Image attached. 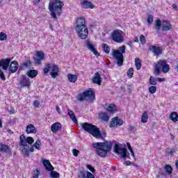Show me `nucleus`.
<instances>
[{"mask_svg": "<svg viewBox=\"0 0 178 178\" xmlns=\"http://www.w3.org/2000/svg\"><path fill=\"white\" fill-rule=\"evenodd\" d=\"M149 92L150 94H155L156 92V86H152L149 88Z\"/></svg>", "mask_w": 178, "mask_h": 178, "instance_id": "nucleus-40", "label": "nucleus"}, {"mask_svg": "<svg viewBox=\"0 0 178 178\" xmlns=\"http://www.w3.org/2000/svg\"><path fill=\"white\" fill-rule=\"evenodd\" d=\"M67 79L70 83H76L77 81V75L76 74H68L67 76Z\"/></svg>", "mask_w": 178, "mask_h": 178, "instance_id": "nucleus-28", "label": "nucleus"}, {"mask_svg": "<svg viewBox=\"0 0 178 178\" xmlns=\"http://www.w3.org/2000/svg\"><path fill=\"white\" fill-rule=\"evenodd\" d=\"M56 110L57 111L58 113H60V108H59V106H56Z\"/></svg>", "mask_w": 178, "mask_h": 178, "instance_id": "nucleus-60", "label": "nucleus"}, {"mask_svg": "<svg viewBox=\"0 0 178 178\" xmlns=\"http://www.w3.org/2000/svg\"><path fill=\"white\" fill-rule=\"evenodd\" d=\"M130 152L131 153V156H133V158H136V155L134 154V151L131 150Z\"/></svg>", "mask_w": 178, "mask_h": 178, "instance_id": "nucleus-59", "label": "nucleus"}, {"mask_svg": "<svg viewBox=\"0 0 178 178\" xmlns=\"http://www.w3.org/2000/svg\"><path fill=\"white\" fill-rule=\"evenodd\" d=\"M20 143L22 145V152L25 156H29V148L30 145L34 143V138L33 137L29 136L26 138L24 135L20 136Z\"/></svg>", "mask_w": 178, "mask_h": 178, "instance_id": "nucleus-5", "label": "nucleus"}, {"mask_svg": "<svg viewBox=\"0 0 178 178\" xmlns=\"http://www.w3.org/2000/svg\"><path fill=\"white\" fill-rule=\"evenodd\" d=\"M81 5L82 6V8L83 9H94L95 8V6L92 4L90 1H88V0H83Z\"/></svg>", "mask_w": 178, "mask_h": 178, "instance_id": "nucleus-17", "label": "nucleus"}, {"mask_svg": "<svg viewBox=\"0 0 178 178\" xmlns=\"http://www.w3.org/2000/svg\"><path fill=\"white\" fill-rule=\"evenodd\" d=\"M149 50L153 52L156 56H159V55H162V48L156 46H151L149 47Z\"/></svg>", "mask_w": 178, "mask_h": 178, "instance_id": "nucleus-19", "label": "nucleus"}, {"mask_svg": "<svg viewBox=\"0 0 178 178\" xmlns=\"http://www.w3.org/2000/svg\"><path fill=\"white\" fill-rule=\"evenodd\" d=\"M92 81L94 83V84H98V86H101L102 83V78L101 77V74H99L98 72H95Z\"/></svg>", "mask_w": 178, "mask_h": 178, "instance_id": "nucleus-16", "label": "nucleus"}, {"mask_svg": "<svg viewBox=\"0 0 178 178\" xmlns=\"http://www.w3.org/2000/svg\"><path fill=\"white\" fill-rule=\"evenodd\" d=\"M0 129H2V120L0 119Z\"/></svg>", "mask_w": 178, "mask_h": 178, "instance_id": "nucleus-63", "label": "nucleus"}, {"mask_svg": "<svg viewBox=\"0 0 178 178\" xmlns=\"http://www.w3.org/2000/svg\"><path fill=\"white\" fill-rule=\"evenodd\" d=\"M83 94L86 99H94L95 98L94 92L92 90H86L83 92Z\"/></svg>", "mask_w": 178, "mask_h": 178, "instance_id": "nucleus-24", "label": "nucleus"}, {"mask_svg": "<svg viewBox=\"0 0 178 178\" xmlns=\"http://www.w3.org/2000/svg\"><path fill=\"white\" fill-rule=\"evenodd\" d=\"M26 132L27 134H35L37 133V129H35L33 124H31L26 127Z\"/></svg>", "mask_w": 178, "mask_h": 178, "instance_id": "nucleus-22", "label": "nucleus"}, {"mask_svg": "<svg viewBox=\"0 0 178 178\" xmlns=\"http://www.w3.org/2000/svg\"><path fill=\"white\" fill-rule=\"evenodd\" d=\"M123 120L120 119L118 117H115L111 119V122L109 123V127H118V126H122Z\"/></svg>", "mask_w": 178, "mask_h": 178, "instance_id": "nucleus-12", "label": "nucleus"}, {"mask_svg": "<svg viewBox=\"0 0 178 178\" xmlns=\"http://www.w3.org/2000/svg\"><path fill=\"white\" fill-rule=\"evenodd\" d=\"M149 83L151 86H156V80L153 76H150L149 78Z\"/></svg>", "mask_w": 178, "mask_h": 178, "instance_id": "nucleus-42", "label": "nucleus"}, {"mask_svg": "<svg viewBox=\"0 0 178 178\" xmlns=\"http://www.w3.org/2000/svg\"><path fill=\"white\" fill-rule=\"evenodd\" d=\"M8 38V35L3 32L0 33V41H6Z\"/></svg>", "mask_w": 178, "mask_h": 178, "instance_id": "nucleus-37", "label": "nucleus"}, {"mask_svg": "<svg viewBox=\"0 0 178 178\" xmlns=\"http://www.w3.org/2000/svg\"><path fill=\"white\" fill-rule=\"evenodd\" d=\"M42 163L47 170H54V167L48 160H42Z\"/></svg>", "mask_w": 178, "mask_h": 178, "instance_id": "nucleus-27", "label": "nucleus"}, {"mask_svg": "<svg viewBox=\"0 0 178 178\" xmlns=\"http://www.w3.org/2000/svg\"><path fill=\"white\" fill-rule=\"evenodd\" d=\"M99 119L104 120V122H108L109 120V115L106 113H100L99 115Z\"/></svg>", "mask_w": 178, "mask_h": 178, "instance_id": "nucleus-29", "label": "nucleus"}, {"mask_svg": "<svg viewBox=\"0 0 178 178\" xmlns=\"http://www.w3.org/2000/svg\"><path fill=\"white\" fill-rule=\"evenodd\" d=\"M175 166L177 170H178V160L175 161Z\"/></svg>", "mask_w": 178, "mask_h": 178, "instance_id": "nucleus-61", "label": "nucleus"}, {"mask_svg": "<svg viewBox=\"0 0 178 178\" xmlns=\"http://www.w3.org/2000/svg\"><path fill=\"white\" fill-rule=\"evenodd\" d=\"M111 38L114 41V42H118L121 44L124 41V38L123 37V31L117 29L111 32Z\"/></svg>", "mask_w": 178, "mask_h": 178, "instance_id": "nucleus-9", "label": "nucleus"}, {"mask_svg": "<svg viewBox=\"0 0 178 178\" xmlns=\"http://www.w3.org/2000/svg\"><path fill=\"white\" fill-rule=\"evenodd\" d=\"M166 154H168V155H173V149H167Z\"/></svg>", "mask_w": 178, "mask_h": 178, "instance_id": "nucleus-50", "label": "nucleus"}, {"mask_svg": "<svg viewBox=\"0 0 178 178\" xmlns=\"http://www.w3.org/2000/svg\"><path fill=\"white\" fill-rule=\"evenodd\" d=\"M49 71H51L50 76L53 79H56L58 76H59V67H58V65H53L51 66V64L46 63L43 68L44 74H48Z\"/></svg>", "mask_w": 178, "mask_h": 178, "instance_id": "nucleus-7", "label": "nucleus"}, {"mask_svg": "<svg viewBox=\"0 0 178 178\" xmlns=\"http://www.w3.org/2000/svg\"><path fill=\"white\" fill-rule=\"evenodd\" d=\"M51 177H54V178H58L59 177V173H58L56 171H51Z\"/></svg>", "mask_w": 178, "mask_h": 178, "instance_id": "nucleus-43", "label": "nucleus"}, {"mask_svg": "<svg viewBox=\"0 0 178 178\" xmlns=\"http://www.w3.org/2000/svg\"><path fill=\"white\" fill-rule=\"evenodd\" d=\"M75 30L79 38H81V40H86L87 38L88 35V29H87V26L75 28Z\"/></svg>", "mask_w": 178, "mask_h": 178, "instance_id": "nucleus-11", "label": "nucleus"}, {"mask_svg": "<svg viewBox=\"0 0 178 178\" xmlns=\"http://www.w3.org/2000/svg\"><path fill=\"white\" fill-rule=\"evenodd\" d=\"M170 72V65H168V60L165 59H161L154 63V74L159 76L161 73L166 74Z\"/></svg>", "mask_w": 178, "mask_h": 178, "instance_id": "nucleus-3", "label": "nucleus"}, {"mask_svg": "<svg viewBox=\"0 0 178 178\" xmlns=\"http://www.w3.org/2000/svg\"><path fill=\"white\" fill-rule=\"evenodd\" d=\"M10 63V58L0 60V67H2L3 70H8V67H9Z\"/></svg>", "mask_w": 178, "mask_h": 178, "instance_id": "nucleus-18", "label": "nucleus"}, {"mask_svg": "<svg viewBox=\"0 0 178 178\" xmlns=\"http://www.w3.org/2000/svg\"><path fill=\"white\" fill-rule=\"evenodd\" d=\"M127 145L128 149H129V151L133 150V148L131 147V145H130V143H127Z\"/></svg>", "mask_w": 178, "mask_h": 178, "instance_id": "nucleus-57", "label": "nucleus"}, {"mask_svg": "<svg viewBox=\"0 0 178 178\" xmlns=\"http://www.w3.org/2000/svg\"><path fill=\"white\" fill-rule=\"evenodd\" d=\"M82 129L91 134L92 137L97 138V140H101L104 138V137L101 134V131H99V128L97 127L95 125H92V124H90L88 122H85L81 124Z\"/></svg>", "mask_w": 178, "mask_h": 178, "instance_id": "nucleus-4", "label": "nucleus"}, {"mask_svg": "<svg viewBox=\"0 0 178 178\" xmlns=\"http://www.w3.org/2000/svg\"><path fill=\"white\" fill-rule=\"evenodd\" d=\"M152 22H154V17H152V15H149L147 17V23L151 24V23H152Z\"/></svg>", "mask_w": 178, "mask_h": 178, "instance_id": "nucleus-48", "label": "nucleus"}, {"mask_svg": "<svg viewBox=\"0 0 178 178\" xmlns=\"http://www.w3.org/2000/svg\"><path fill=\"white\" fill-rule=\"evenodd\" d=\"M141 122L142 123H147L148 122V113L145 111L141 115Z\"/></svg>", "mask_w": 178, "mask_h": 178, "instance_id": "nucleus-32", "label": "nucleus"}, {"mask_svg": "<svg viewBox=\"0 0 178 178\" xmlns=\"http://www.w3.org/2000/svg\"><path fill=\"white\" fill-rule=\"evenodd\" d=\"M0 77L1 80H5V75L3 74V72H2V70L0 69Z\"/></svg>", "mask_w": 178, "mask_h": 178, "instance_id": "nucleus-51", "label": "nucleus"}, {"mask_svg": "<svg viewBox=\"0 0 178 178\" xmlns=\"http://www.w3.org/2000/svg\"><path fill=\"white\" fill-rule=\"evenodd\" d=\"M87 168L90 170V172H95V169L91 166V165L88 164Z\"/></svg>", "mask_w": 178, "mask_h": 178, "instance_id": "nucleus-52", "label": "nucleus"}, {"mask_svg": "<svg viewBox=\"0 0 178 178\" xmlns=\"http://www.w3.org/2000/svg\"><path fill=\"white\" fill-rule=\"evenodd\" d=\"M79 177L87 178V172L84 171H81Z\"/></svg>", "mask_w": 178, "mask_h": 178, "instance_id": "nucleus-47", "label": "nucleus"}, {"mask_svg": "<svg viewBox=\"0 0 178 178\" xmlns=\"http://www.w3.org/2000/svg\"><path fill=\"white\" fill-rule=\"evenodd\" d=\"M30 84H31L30 82V79L27 77H24L20 83L22 87H30Z\"/></svg>", "mask_w": 178, "mask_h": 178, "instance_id": "nucleus-26", "label": "nucleus"}, {"mask_svg": "<svg viewBox=\"0 0 178 178\" xmlns=\"http://www.w3.org/2000/svg\"><path fill=\"white\" fill-rule=\"evenodd\" d=\"M86 99H87L86 98V95H84V92L83 94L79 95L77 96L78 101H80V102L86 101Z\"/></svg>", "mask_w": 178, "mask_h": 178, "instance_id": "nucleus-39", "label": "nucleus"}, {"mask_svg": "<svg viewBox=\"0 0 178 178\" xmlns=\"http://www.w3.org/2000/svg\"><path fill=\"white\" fill-rule=\"evenodd\" d=\"M135 66L137 70H140V69H141V60H140V58L135 59Z\"/></svg>", "mask_w": 178, "mask_h": 178, "instance_id": "nucleus-34", "label": "nucleus"}, {"mask_svg": "<svg viewBox=\"0 0 178 178\" xmlns=\"http://www.w3.org/2000/svg\"><path fill=\"white\" fill-rule=\"evenodd\" d=\"M166 80L165 78H157V81L160 83H162V81H165Z\"/></svg>", "mask_w": 178, "mask_h": 178, "instance_id": "nucleus-55", "label": "nucleus"}, {"mask_svg": "<svg viewBox=\"0 0 178 178\" xmlns=\"http://www.w3.org/2000/svg\"><path fill=\"white\" fill-rule=\"evenodd\" d=\"M126 52V46L123 45L119 47V49H113L111 56L117 60V65L122 66L123 65V54Z\"/></svg>", "mask_w": 178, "mask_h": 178, "instance_id": "nucleus-6", "label": "nucleus"}, {"mask_svg": "<svg viewBox=\"0 0 178 178\" xmlns=\"http://www.w3.org/2000/svg\"><path fill=\"white\" fill-rule=\"evenodd\" d=\"M36 58L34 59L35 65H41V60H44L45 58V54L41 51H36L35 53Z\"/></svg>", "mask_w": 178, "mask_h": 178, "instance_id": "nucleus-13", "label": "nucleus"}, {"mask_svg": "<svg viewBox=\"0 0 178 178\" xmlns=\"http://www.w3.org/2000/svg\"><path fill=\"white\" fill-rule=\"evenodd\" d=\"M133 74H134V70L133 68H129L127 72V76L129 79H131L133 77Z\"/></svg>", "mask_w": 178, "mask_h": 178, "instance_id": "nucleus-41", "label": "nucleus"}, {"mask_svg": "<svg viewBox=\"0 0 178 178\" xmlns=\"http://www.w3.org/2000/svg\"><path fill=\"white\" fill-rule=\"evenodd\" d=\"M106 111L110 113H115V112H118V108L115 104H110L106 107Z\"/></svg>", "mask_w": 178, "mask_h": 178, "instance_id": "nucleus-23", "label": "nucleus"}, {"mask_svg": "<svg viewBox=\"0 0 178 178\" xmlns=\"http://www.w3.org/2000/svg\"><path fill=\"white\" fill-rule=\"evenodd\" d=\"M68 115L74 123H77V118H76V115H74V113L72 110L68 109Z\"/></svg>", "mask_w": 178, "mask_h": 178, "instance_id": "nucleus-31", "label": "nucleus"}, {"mask_svg": "<svg viewBox=\"0 0 178 178\" xmlns=\"http://www.w3.org/2000/svg\"><path fill=\"white\" fill-rule=\"evenodd\" d=\"M165 169L166 171V173H168V175H172V166H170V165H165Z\"/></svg>", "mask_w": 178, "mask_h": 178, "instance_id": "nucleus-38", "label": "nucleus"}, {"mask_svg": "<svg viewBox=\"0 0 178 178\" xmlns=\"http://www.w3.org/2000/svg\"><path fill=\"white\" fill-rule=\"evenodd\" d=\"M86 178H95V177H94V175H92V173H91L90 172H86Z\"/></svg>", "mask_w": 178, "mask_h": 178, "instance_id": "nucleus-49", "label": "nucleus"}, {"mask_svg": "<svg viewBox=\"0 0 178 178\" xmlns=\"http://www.w3.org/2000/svg\"><path fill=\"white\" fill-rule=\"evenodd\" d=\"M0 151L3 152H8L9 151V147L6 145H3L0 143Z\"/></svg>", "mask_w": 178, "mask_h": 178, "instance_id": "nucleus-33", "label": "nucleus"}, {"mask_svg": "<svg viewBox=\"0 0 178 178\" xmlns=\"http://www.w3.org/2000/svg\"><path fill=\"white\" fill-rule=\"evenodd\" d=\"M114 151L117 155H120L123 159H126L128 156L127 149L121 147L119 145H115L114 147Z\"/></svg>", "mask_w": 178, "mask_h": 178, "instance_id": "nucleus-10", "label": "nucleus"}, {"mask_svg": "<svg viewBox=\"0 0 178 178\" xmlns=\"http://www.w3.org/2000/svg\"><path fill=\"white\" fill-rule=\"evenodd\" d=\"M73 155H74V156H77V155H79V150H77V149H73Z\"/></svg>", "mask_w": 178, "mask_h": 178, "instance_id": "nucleus-54", "label": "nucleus"}, {"mask_svg": "<svg viewBox=\"0 0 178 178\" xmlns=\"http://www.w3.org/2000/svg\"><path fill=\"white\" fill-rule=\"evenodd\" d=\"M19 69V63L16 60L12 61L8 66L10 73H16Z\"/></svg>", "mask_w": 178, "mask_h": 178, "instance_id": "nucleus-14", "label": "nucleus"}, {"mask_svg": "<svg viewBox=\"0 0 178 178\" xmlns=\"http://www.w3.org/2000/svg\"><path fill=\"white\" fill-rule=\"evenodd\" d=\"M33 105L35 106V108H39L40 106V102L35 100L33 102Z\"/></svg>", "mask_w": 178, "mask_h": 178, "instance_id": "nucleus-53", "label": "nucleus"}, {"mask_svg": "<svg viewBox=\"0 0 178 178\" xmlns=\"http://www.w3.org/2000/svg\"><path fill=\"white\" fill-rule=\"evenodd\" d=\"M102 47L104 52H105L106 54H109V52H111V47H109V45H108L107 44H103Z\"/></svg>", "mask_w": 178, "mask_h": 178, "instance_id": "nucleus-35", "label": "nucleus"}, {"mask_svg": "<svg viewBox=\"0 0 178 178\" xmlns=\"http://www.w3.org/2000/svg\"><path fill=\"white\" fill-rule=\"evenodd\" d=\"M40 176V171L38 170H35L33 171V178H38Z\"/></svg>", "mask_w": 178, "mask_h": 178, "instance_id": "nucleus-44", "label": "nucleus"}, {"mask_svg": "<svg viewBox=\"0 0 178 178\" xmlns=\"http://www.w3.org/2000/svg\"><path fill=\"white\" fill-rule=\"evenodd\" d=\"M63 5V2L60 0H50L49 10L53 19H58L57 16H60Z\"/></svg>", "mask_w": 178, "mask_h": 178, "instance_id": "nucleus-2", "label": "nucleus"}, {"mask_svg": "<svg viewBox=\"0 0 178 178\" xmlns=\"http://www.w3.org/2000/svg\"><path fill=\"white\" fill-rule=\"evenodd\" d=\"M86 45L88 49L91 51V52H92V54L95 56H99V53H98V51H97V49H95V46H94V44H92V43L88 41L86 42Z\"/></svg>", "mask_w": 178, "mask_h": 178, "instance_id": "nucleus-15", "label": "nucleus"}, {"mask_svg": "<svg viewBox=\"0 0 178 178\" xmlns=\"http://www.w3.org/2000/svg\"><path fill=\"white\" fill-rule=\"evenodd\" d=\"M30 66H31V61H26V62L22 63V67H30Z\"/></svg>", "mask_w": 178, "mask_h": 178, "instance_id": "nucleus-45", "label": "nucleus"}, {"mask_svg": "<svg viewBox=\"0 0 178 178\" xmlns=\"http://www.w3.org/2000/svg\"><path fill=\"white\" fill-rule=\"evenodd\" d=\"M125 164L127 165V166H130V165H131V161H125Z\"/></svg>", "mask_w": 178, "mask_h": 178, "instance_id": "nucleus-58", "label": "nucleus"}, {"mask_svg": "<svg viewBox=\"0 0 178 178\" xmlns=\"http://www.w3.org/2000/svg\"><path fill=\"white\" fill-rule=\"evenodd\" d=\"M163 31H169V30H172L173 26L169 21H161L160 19H157L155 22L154 29L156 31H159V30Z\"/></svg>", "mask_w": 178, "mask_h": 178, "instance_id": "nucleus-8", "label": "nucleus"}, {"mask_svg": "<svg viewBox=\"0 0 178 178\" xmlns=\"http://www.w3.org/2000/svg\"><path fill=\"white\" fill-rule=\"evenodd\" d=\"M29 151H30V152H34V146L29 147Z\"/></svg>", "mask_w": 178, "mask_h": 178, "instance_id": "nucleus-56", "label": "nucleus"}, {"mask_svg": "<svg viewBox=\"0 0 178 178\" xmlns=\"http://www.w3.org/2000/svg\"><path fill=\"white\" fill-rule=\"evenodd\" d=\"M33 147L36 149H41V140H37L36 142L34 143Z\"/></svg>", "mask_w": 178, "mask_h": 178, "instance_id": "nucleus-36", "label": "nucleus"}, {"mask_svg": "<svg viewBox=\"0 0 178 178\" xmlns=\"http://www.w3.org/2000/svg\"><path fill=\"white\" fill-rule=\"evenodd\" d=\"M172 8H174L175 10H177V6H176V4L172 5Z\"/></svg>", "mask_w": 178, "mask_h": 178, "instance_id": "nucleus-62", "label": "nucleus"}, {"mask_svg": "<svg viewBox=\"0 0 178 178\" xmlns=\"http://www.w3.org/2000/svg\"><path fill=\"white\" fill-rule=\"evenodd\" d=\"M93 148L96 149V153L99 156L105 158L108 155V152L112 149V143L105 141L104 143H95L92 144Z\"/></svg>", "mask_w": 178, "mask_h": 178, "instance_id": "nucleus-1", "label": "nucleus"}, {"mask_svg": "<svg viewBox=\"0 0 178 178\" xmlns=\"http://www.w3.org/2000/svg\"><path fill=\"white\" fill-rule=\"evenodd\" d=\"M134 42H138V38H135Z\"/></svg>", "mask_w": 178, "mask_h": 178, "instance_id": "nucleus-64", "label": "nucleus"}, {"mask_svg": "<svg viewBox=\"0 0 178 178\" xmlns=\"http://www.w3.org/2000/svg\"><path fill=\"white\" fill-rule=\"evenodd\" d=\"M81 27H87V26H86V19H84V17H79L76 20L75 29Z\"/></svg>", "mask_w": 178, "mask_h": 178, "instance_id": "nucleus-21", "label": "nucleus"}, {"mask_svg": "<svg viewBox=\"0 0 178 178\" xmlns=\"http://www.w3.org/2000/svg\"><path fill=\"white\" fill-rule=\"evenodd\" d=\"M37 74H38V71L35 70H31L26 73V76L30 77V79H34V77H37Z\"/></svg>", "mask_w": 178, "mask_h": 178, "instance_id": "nucleus-25", "label": "nucleus"}, {"mask_svg": "<svg viewBox=\"0 0 178 178\" xmlns=\"http://www.w3.org/2000/svg\"><path fill=\"white\" fill-rule=\"evenodd\" d=\"M170 120H172V122H178V114L177 112H172L170 114Z\"/></svg>", "mask_w": 178, "mask_h": 178, "instance_id": "nucleus-30", "label": "nucleus"}, {"mask_svg": "<svg viewBox=\"0 0 178 178\" xmlns=\"http://www.w3.org/2000/svg\"><path fill=\"white\" fill-rule=\"evenodd\" d=\"M51 130L52 133H58V131H60V130H62V124H60V122L54 123L51 126Z\"/></svg>", "mask_w": 178, "mask_h": 178, "instance_id": "nucleus-20", "label": "nucleus"}, {"mask_svg": "<svg viewBox=\"0 0 178 178\" xmlns=\"http://www.w3.org/2000/svg\"><path fill=\"white\" fill-rule=\"evenodd\" d=\"M140 41L141 44H143V45H144V44H145L147 40H145V36H144V35H140Z\"/></svg>", "mask_w": 178, "mask_h": 178, "instance_id": "nucleus-46", "label": "nucleus"}]
</instances>
